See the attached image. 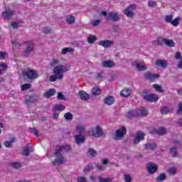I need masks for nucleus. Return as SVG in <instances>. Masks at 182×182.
<instances>
[{
  "label": "nucleus",
  "instance_id": "obj_50",
  "mask_svg": "<svg viewBox=\"0 0 182 182\" xmlns=\"http://www.w3.org/2000/svg\"><path fill=\"white\" fill-rule=\"evenodd\" d=\"M165 21H166V22H168V23H171V22L173 21V16H171V15L166 16Z\"/></svg>",
  "mask_w": 182,
  "mask_h": 182
},
{
  "label": "nucleus",
  "instance_id": "obj_29",
  "mask_svg": "<svg viewBox=\"0 0 182 182\" xmlns=\"http://www.w3.org/2000/svg\"><path fill=\"white\" fill-rule=\"evenodd\" d=\"M14 16V11L11 10H6L5 12H3V16L6 19H9L11 16Z\"/></svg>",
  "mask_w": 182,
  "mask_h": 182
},
{
  "label": "nucleus",
  "instance_id": "obj_25",
  "mask_svg": "<svg viewBox=\"0 0 182 182\" xmlns=\"http://www.w3.org/2000/svg\"><path fill=\"white\" fill-rule=\"evenodd\" d=\"M65 21L67 23H68L69 25H72L75 23V22H76V18L73 15H68L66 16Z\"/></svg>",
  "mask_w": 182,
  "mask_h": 182
},
{
  "label": "nucleus",
  "instance_id": "obj_40",
  "mask_svg": "<svg viewBox=\"0 0 182 182\" xmlns=\"http://www.w3.org/2000/svg\"><path fill=\"white\" fill-rule=\"evenodd\" d=\"M30 144H28L23 149V156H29V147Z\"/></svg>",
  "mask_w": 182,
  "mask_h": 182
},
{
  "label": "nucleus",
  "instance_id": "obj_53",
  "mask_svg": "<svg viewBox=\"0 0 182 182\" xmlns=\"http://www.w3.org/2000/svg\"><path fill=\"white\" fill-rule=\"evenodd\" d=\"M29 132L34 134V136H38V129L36 128H31Z\"/></svg>",
  "mask_w": 182,
  "mask_h": 182
},
{
  "label": "nucleus",
  "instance_id": "obj_19",
  "mask_svg": "<svg viewBox=\"0 0 182 182\" xmlns=\"http://www.w3.org/2000/svg\"><path fill=\"white\" fill-rule=\"evenodd\" d=\"M115 101L116 100L113 96H108L104 100L105 104L107 105L108 106H112V105H114Z\"/></svg>",
  "mask_w": 182,
  "mask_h": 182
},
{
  "label": "nucleus",
  "instance_id": "obj_28",
  "mask_svg": "<svg viewBox=\"0 0 182 182\" xmlns=\"http://www.w3.org/2000/svg\"><path fill=\"white\" fill-rule=\"evenodd\" d=\"M121 95L124 97H128L129 95H132V90L129 88H124V90H122Z\"/></svg>",
  "mask_w": 182,
  "mask_h": 182
},
{
  "label": "nucleus",
  "instance_id": "obj_46",
  "mask_svg": "<svg viewBox=\"0 0 182 182\" xmlns=\"http://www.w3.org/2000/svg\"><path fill=\"white\" fill-rule=\"evenodd\" d=\"M6 58H8L6 52L0 51V60L6 59Z\"/></svg>",
  "mask_w": 182,
  "mask_h": 182
},
{
  "label": "nucleus",
  "instance_id": "obj_57",
  "mask_svg": "<svg viewBox=\"0 0 182 182\" xmlns=\"http://www.w3.org/2000/svg\"><path fill=\"white\" fill-rule=\"evenodd\" d=\"M148 5H149V6L154 8V6H156V1H149L148 2Z\"/></svg>",
  "mask_w": 182,
  "mask_h": 182
},
{
  "label": "nucleus",
  "instance_id": "obj_64",
  "mask_svg": "<svg viewBox=\"0 0 182 182\" xmlns=\"http://www.w3.org/2000/svg\"><path fill=\"white\" fill-rule=\"evenodd\" d=\"M178 93L182 96V89L178 90Z\"/></svg>",
  "mask_w": 182,
  "mask_h": 182
},
{
  "label": "nucleus",
  "instance_id": "obj_23",
  "mask_svg": "<svg viewBox=\"0 0 182 182\" xmlns=\"http://www.w3.org/2000/svg\"><path fill=\"white\" fill-rule=\"evenodd\" d=\"M81 100H89L90 96L84 91H80L78 93Z\"/></svg>",
  "mask_w": 182,
  "mask_h": 182
},
{
  "label": "nucleus",
  "instance_id": "obj_34",
  "mask_svg": "<svg viewBox=\"0 0 182 182\" xmlns=\"http://www.w3.org/2000/svg\"><path fill=\"white\" fill-rule=\"evenodd\" d=\"M171 112H173V109L167 107H163L161 109L162 114H167V113H171Z\"/></svg>",
  "mask_w": 182,
  "mask_h": 182
},
{
  "label": "nucleus",
  "instance_id": "obj_36",
  "mask_svg": "<svg viewBox=\"0 0 182 182\" xmlns=\"http://www.w3.org/2000/svg\"><path fill=\"white\" fill-rule=\"evenodd\" d=\"M153 87H154V89H155V90L156 92H159V93H164V90H163L161 86H160V85H159L157 84L153 85Z\"/></svg>",
  "mask_w": 182,
  "mask_h": 182
},
{
  "label": "nucleus",
  "instance_id": "obj_17",
  "mask_svg": "<svg viewBox=\"0 0 182 182\" xmlns=\"http://www.w3.org/2000/svg\"><path fill=\"white\" fill-rule=\"evenodd\" d=\"M11 45L14 50H16V49H18V48H21L23 45V43L18 39H14L11 41Z\"/></svg>",
  "mask_w": 182,
  "mask_h": 182
},
{
  "label": "nucleus",
  "instance_id": "obj_30",
  "mask_svg": "<svg viewBox=\"0 0 182 182\" xmlns=\"http://www.w3.org/2000/svg\"><path fill=\"white\" fill-rule=\"evenodd\" d=\"M68 53H73V48H64L61 50V55H67Z\"/></svg>",
  "mask_w": 182,
  "mask_h": 182
},
{
  "label": "nucleus",
  "instance_id": "obj_10",
  "mask_svg": "<svg viewBox=\"0 0 182 182\" xmlns=\"http://www.w3.org/2000/svg\"><path fill=\"white\" fill-rule=\"evenodd\" d=\"M109 21H112V22H117L120 19V14L117 11H112L107 16Z\"/></svg>",
  "mask_w": 182,
  "mask_h": 182
},
{
  "label": "nucleus",
  "instance_id": "obj_22",
  "mask_svg": "<svg viewBox=\"0 0 182 182\" xmlns=\"http://www.w3.org/2000/svg\"><path fill=\"white\" fill-rule=\"evenodd\" d=\"M102 66L104 68H114V62L113 60L102 61Z\"/></svg>",
  "mask_w": 182,
  "mask_h": 182
},
{
  "label": "nucleus",
  "instance_id": "obj_45",
  "mask_svg": "<svg viewBox=\"0 0 182 182\" xmlns=\"http://www.w3.org/2000/svg\"><path fill=\"white\" fill-rule=\"evenodd\" d=\"M179 22H180V18L176 17L175 19L172 20L171 23L173 25V26H178Z\"/></svg>",
  "mask_w": 182,
  "mask_h": 182
},
{
  "label": "nucleus",
  "instance_id": "obj_24",
  "mask_svg": "<svg viewBox=\"0 0 182 182\" xmlns=\"http://www.w3.org/2000/svg\"><path fill=\"white\" fill-rule=\"evenodd\" d=\"M146 79H149L150 80H155V79H159V75L157 74H151L150 73H146L145 74Z\"/></svg>",
  "mask_w": 182,
  "mask_h": 182
},
{
  "label": "nucleus",
  "instance_id": "obj_32",
  "mask_svg": "<svg viewBox=\"0 0 182 182\" xmlns=\"http://www.w3.org/2000/svg\"><path fill=\"white\" fill-rule=\"evenodd\" d=\"M96 167V164H91L85 167L83 171L84 173H87V171H92Z\"/></svg>",
  "mask_w": 182,
  "mask_h": 182
},
{
  "label": "nucleus",
  "instance_id": "obj_58",
  "mask_svg": "<svg viewBox=\"0 0 182 182\" xmlns=\"http://www.w3.org/2000/svg\"><path fill=\"white\" fill-rule=\"evenodd\" d=\"M77 182H86L87 181V180L86 179V178L83 177V176H81V177H79L77 179Z\"/></svg>",
  "mask_w": 182,
  "mask_h": 182
},
{
  "label": "nucleus",
  "instance_id": "obj_20",
  "mask_svg": "<svg viewBox=\"0 0 182 182\" xmlns=\"http://www.w3.org/2000/svg\"><path fill=\"white\" fill-rule=\"evenodd\" d=\"M75 130L79 133L80 134H82V133H85V130H86V127L83 124H77L75 126Z\"/></svg>",
  "mask_w": 182,
  "mask_h": 182
},
{
  "label": "nucleus",
  "instance_id": "obj_54",
  "mask_svg": "<svg viewBox=\"0 0 182 182\" xmlns=\"http://www.w3.org/2000/svg\"><path fill=\"white\" fill-rule=\"evenodd\" d=\"M100 182H112L111 178H100Z\"/></svg>",
  "mask_w": 182,
  "mask_h": 182
},
{
  "label": "nucleus",
  "instance_id": "obj_16",
  "mask_svg": "<svg viewBox=\"0 0 182 182\" xmlns=\"http://www.w3.org/2000/svg\"><path fill=\"white\" fill-rule=\"evenodd\" d=\"M167 41V38H163L161 37L158 38L156 40L152 42V44L154 45L155 46H163L166 45V43Z\"/></svg>",
  "mask_w": 182,
  "mask_h": 182
},
{
  "label": "nucleus",
  "instance_id": "obj_48",
  "mask_svg": "<svg viewBox=\"0 0 182 182\" xmlns=\"http://www.w3.org/2000/svg\"><path fill=\"white\" fill-rule=\"evenodd\" d=\"M124 180L125 182H132V176L129 174H125L124 176Z\"/></svg>",
  "mask_w": 182,
  "mask_h": 182
},
{
  "label": "nucleus",
  "instance_id": "obj_52",
  "mask_svg": "<svg viewBox=\"0 0 182 182\" xmlns=\"http://www.w3.org/2000/svg\"><path fill=\"white\" fill-rule=\"evenodd\" d=\"M8 69V65L5 63L0 64V70H6Z\"/></svg>",
  "mask_w": 182,
  "mask_h": 182
},
{
  "label": "nucleus",
  "instance_id": "obj_62",
  "mask_svg": "<svg viewBox=\"0 0 182 182\" xmlns=\"http://www.w3.org/2000/svg\"><path fill=\"white\" fill-rule=\"evenodd\" d=\"M18 23H11V28H14V29H16V28H18Z\"/></svg>",
  "mask_w": 182,
  "mask_h": 182
},
{
  "label": "nucleus",
  "instance_id": "obj_60",
  "mask_svg": "<svg viewBox=\"0 0 182 182\" xmlns=\"http://www.w3.org/2000/svg\"><path fill=\"white\" fill-rule=\"evenodd\" d=\"M58 98L60 100H63V99H65V96L63 95V94H62V92H59Z\"/></svg>",
  "mask_w": 182,
  "mask_h": 182
},
{
  "label": "nucleus",
  "instance_id": "obj_44",
  "mask_svg": "<svg viewBox=\"0 0 182 182\" xmlns=\"http://www.w3.org/2000/svg\"><path fill=\"white\" fill-rule=\"evenodd\" d=\"M167 176L165 173H160L156 178L157 181H163V180H166Z\"/></svg>",
  "mask_w": 182,
  "mask_h": 182
},
{
  "label": "nucleus",
  "instance_id": "obj_15",
  "mask_svg": "<svg viewBox=\"0 0 182 182\" xmlns=\"http://www.w3.org/2000/svg\"><path fill=\"white\" fill-rule=\"evenodd\" d=\"M144 133L141 132H138L135 136V138L134 139V143L135 144H138V143H140L141 140H144Z\"/></svg>",
  "mask_w": 182,
  "mask_h": 182
},
{
  "label": "nucleus",
  "instance_id": "obj_7",
  "mask_svg": "<svg viewBox=\"0 0 182 182\" xmlns=\"http://www.w3.org/2000/svg\"><path fill=\"white\" fill-rule=\"evenodd\" d=\"M147 109L142 108L140 111H129L127 114V117H133V116H147Z\"/></svg>",
  "mask_w": 182,
  "mask_h": 182
},
{
  "label": "nucleus",
  "instance_id": "obj_38",
  "mask_svg": "<svg viewBox=\"0 0 182 182\" xmlns=\"http://www.w3.org/2000/svg\"><path fill=\"white\" fill-rule=\"evenodd\" d=\"M31 87H32V85L29 83L23 84L21 86V89L23 92L28 90V89H31Z\"/></svg>",
  "mask_w": 182,
  "mask_h": 182
},
{
  "label": "nucleus",
  "instance_id": "obj_55",
  "mask_svg": "<svg viewBox=\"0 0 182 182\" xmlns=\"http://www.w3.org/2000/svg\"><path fill=\"white\" fill-rule=\"evenodd\" d=\"M88 154H90V156H96V154H97V153L96 152V151L93 149H90L88 151Z\"/></svg>",
  "mask_w": 182,
  "mask_h": 182
},
{
  "label": "nucleus",
  "instance_id": "obj_31",
  "mask_svg": "<svg viewBox=\"0 0 182 182\" xmlns=\"http://www.w3.org/2000/svg\"><path fill=\"white\" fill-rule=\"evenodd\" d=\"M65 109V107L60 104H57L53 107V110H57L58 112H63Z\"/></svg>",
  "mask_w": 182,
  "mask_h": 182
},
{
  "label": "nucleus",
  "instance_id": "obj_14",
  "mask_svg": "<svg viewBox=\"0 0 182 182\" xmlns=\"http://www.w3.org/2000/svg\"><path fill=\"white\" fill-rule=\"evenodd\" d=\"M38 99H39L38 95H27L26 97V103H27V105H29V103H35V102H38Z\"/></svg>",
  "mask_w": 182,
  "mask_h": 182
},
{
  "label": "nucleus",
  "instance_id": "obj_33",
  "mask_svg": "<svg viewBox=\"0 0 182 182\" xmlns=\"http://www.w3.org/2000/svg\"><path fill=\"white\" fill-rule=\"evenodd\" d=\"M92 93L94 95V96H99V95L102 93V90L97 87H95L92 88Z\"/></svg>",
  "mask_w": 182,
  "mask_h": 182
},
{
  "label": "nucleus",
  "instance_id": "obj_63",
  "mask_svg": "<svg viewBox=\"0 0 182 182\" xmlns=\"http://www.w3.org/2000/svg\"><path fill=\"white\" fill-rule=\"evenodd\" d=\"M19 182H32V181L24 179V180L20 181Z\"/></svg>",
  "mask_w": 182,
  "mask_h": 182
},
{
  "label": "nucleus",
  "instance_id": "obj_9",
  "mask_svg": "<svg viewBox=\"0 0 182 182\" xmlns=\"http://www.w3.org/2000/svg\"><path fill=\"white\" fill-rule=\"evenodd\" d=\"M26 49L24 51V56H29L31 55V52L33 50V48H35V44L33 41H27L26 42Z\"/></svg>",
  "mask_w": 182,
  "mask_h": 182
},
{
  "label": "nucleus",
  "instance_id": "obj_42",
  "mask_svg": "<svg viewBox=\"0 0 182 182\" xmlns=\"http://www.w3.org/2000/svg\"><path fill=\"white\" fill-rule=\"evenodd\" d=\"M145 147H146V149H151V150H154V149H156V147H157V146L156 145L155 143H152V144H145Z\"/></svg>",
  "mask_w": 182,
  "mask_h": 182
},
{
  "label": "nucleus",
  "instance_id": "obj_5",
  "mask_svg": "<svg viewBox=\"0 0 182 182\" xmlns=\"http://www.w3.org/2000/svg\"><path fill=\"white\" fill-rule=\"evenodd\" d=\"M23 75L27 76L30 80H35L39 77V74L36 70L28 69L23 72Z\"/></svg>",
  "mask_w": 182,
  "mask_h": 182
},
{
  "label": "nucleus",
  "instance_id": "obj_2",
  "mask_svg": "<svg viewBox=\"0 0 182 182\" xmlns=\"http://www.w3.org/2000/svg\"><path fill=\"white\" fill-rule=\"evenodd\" d=\"M71 149L72 148H70V146L67 144L60 146V148L55 152V161H53V164L54 166H56V164H63L65 158L63 157L62 153L63 151H70Z\"/></svg>",
  "mask_w": 182,
  "mask_h": 182
},
{
  "label": "nucleus",
  "instance_id": "obj_1",
  "mask_svg": "<svg viewBox=\"0 0 182 182\" xmlns=\"http://www.w3.org/2000/svg\"><path fill=\"white\" fill-rule=\"evenodd\" d=\"M50 65L55 67L53 69L54 75L50 77V82H56L58 79L62 80L64 73L70 70V66L61 63L60 59L53 58L50 62Z\"/></svg>",
  "mask_w": 182,
  "mask_h": 182
},
{
  "label": "nucleus",
  "instance_id": "obj_11",
  "mask_svg": "<svg viewBox=\"0 0 182 182\" xmlns=\"http://www.w3.org/2000/svg\"><path fill=\"white\" fill-rule=\"evenodd\" d=\"M134 9H136V6L133 4L130 5L124 11V14H125V15L129 18H133V16H134V13H133Z\"/></svg>",
  "mask_w": 182,
  "mask_h": 182
},
{
  "label": "nucleus",
  "instance_id": "obj_4",
  "mask_svg": "<svg viewBox=\"0 0 182 182\" xmlns=\"http://www.w3.org/2000/svg\"><path fill=\"white\" fill-rule=\"evenodd\" d=\"M150 91L146 90L142 92L143 97L145 100L148 102H157L159 100V95L156 94H149L147 95L146 93H149Z\"/></svg>",
  "mask_w": 182,
  "mask_h": 182
},
{
  "label": "nucleus",
  "instance_id": "obj_6",
  "mask_svg": "<svg viewBox=\"0 0 182 182\" xmlns=\"http://www.w3.org/2000/svg\"><path fill=\"white\" fill-rule=\"evenodd\" d=\"M132 65L137 70L143 71L147 69V65L143 60H136L132 63Z\"/></svg>",
  "mask_w": 182,
  "mask_h": 182
},
{
  "label": "nucleus",
  "instance_id": "obj_41",
  "mask_svg": "<svg viewBox=\"0 0 182 182\" xmlns=\"http://www.w3.org/2000/svg\"><path fill=\"white\" fill-rule=\"evenodd\" d=\"M96 41H97V38H96V36H90L87 38L88 43H95V42H96Z\"/></svg>",
  "mask_w": 182,
  "mask_h": 182
},
{
  "label": "nucleus",
  "instance_id": "obj_56",
  "mask_svg": "<svg viewBox=\"0 0 182 182\" xmlns=\"http://www.w3.org/2000/svg\"><path fill=\"white\" fill-rule=\"evenodd\" d=\"M168 171L169 174H176V173H177V171L175 168H170Z\"/></svg>",
  "mask_w": 182,
  "mask_h": 182
},
{
  "label": "nucleus",
  "instance_id": "obj_35",
  "mask_svg": "<svg viewBox=\"0 0 182 182\" xmlns=\"http://www.w3.org/2000/svg\"><path fill=\"white\" fill-rule=\"evenodd\" d=\"M42 32H43V33H45L46 35H49V34L52 33V28H50L49 26H46V27L43 28Z\"/></svg>",
  "mask_w": 182,
  "mask_h": 182
},
{
  "label": "nucleus",
  "instance_id": "obj_59",
  "mask_svg": "<svg viewBox=\"0 0 182 182\" xmlns=\"http://www.w3.org/2000/svg\"><path fill=\"white\" fill-rule=\"evenodd\" d=\"M98 25H100V20H95V21H93V26H97Z\"/></svg>",
  "mask_w": 182,
  "mask_h": 182
},
{
  "label": "nucleus",
  "instance_id": "obj_43",
  "mask_svg": "<svg viewBox=\"0 0 182 182\" xmlns=\"http://www.w3.org/2000/svg\"><path fill=\"white\" fill-rule=\"evenodd\" d=\"M11 166L14 168H20V167H21L22 164H21V162H12L11 164Z\"/></svg>",
  "mask_w": 182,
  "mask_h": 182
},
{
  "label": "nucleus",
  "instance_id": "obj_18",
  "mask_svg": "<svg viewBox=\"0 0 182 182\" xmlns=\"http://www.w3.org/2000/svg\"><path fill=\"white\" fill-rule=\"evenodd\" d=\"M75 143L80 145L85 143V141L86 140V137L80 134L75 136Z\"/></svg>",
  "mask_w": 182,
  "mask_h": 182
},
{
  "label": "nucleus",
  "instance_id": "obj_51",
  "mask_svg": "<svg viewBox=\"0 0 182 182\" xmlns=\"http://www.w3.org/2000/svg\"><path fill=\"white\" fill-rule=\"evenodd\" d=\"M14 143V141H4V146L5 147H12V144Z\"/></svg>",
  "mask_w": 182,
  "mask_h": 182
},
{
  "label": "nucleus",
  "instance_id": "obj_49",
  "mask_svg": "<svg viewBox=\"0 0 182 182\" xmlns=\"http://www.w3.org/2000/svg\"><path fill=\"white\" fill-rule=\"evenodd\" d=\"M171 153L173 157H177V149L176 148H171Z\"/></svg>",
  "mask_w": 182,
  "mask_h": 182
},
{
  "label": "nucleus",
  "instance_id": "obj_61",
  "mask_svg": "<svg viewBox=\"0 0 182 182\" xmlns=\"http://www.w3.org/2000/svg\"><path fill=\"white\" fill-rule=\"evenodd\" d=\"M178 114H180V113H182V103H180V104L178 105Z\"/></svg>",
  "mask_w": 182,
  "mask_h": 182
},
{
  "label": "nucleus",
  "instance_id": "obj_26",
  "mask_svg": "<svg viewBox=\"0 0 182 182\" xmlns=\"http://www.w3.org/2000/svg\"><path fill=\"white\" fill-rule=\"evenodd\" d=\"M175 58L177 60H178V59H179V62H178L177 66L179 69H182V56H181V53L180 52L176 53Z\"/></svg>",
  "mask_w": 182,
  "mask_h": 182
},
{
  "label": "nucleus",
  "instance_id": "obj_13",
  "mask_svg": "<svg viewBox=\"0 0 182 182\" xmlns=\"http://www.w3.org/2000/svg\"><path fill=\"white\" fill-rule=\"evenodd\" d=\"M146 168L149 173H150L151 174H154V173H156V171H157V170L159 169V166H157V164L153 163L148 164Z\"/></svg>",
  "mask_w": 182,
  "mask_h": 182
},
{
  "label": "nucleus",
  "instance_id": "obj_21",
  "mask_svg": "<svg viewBox=\"0 0 182 182\" xmlns=\"http://www.w3.org/2000/svg\"><path fill=\"white\" fill-rule=\"evenodd\" d=\"M156 65L159 68H163V69H166V68H167V61L164 60H157L156 61Z\"/></svg>",
  "mask_w": 182,
  "mask_h": 182
},
{
  "label": "nucleus",
  "instance_id": "obj_39",
  "mask_svg": "<svg viewBox=\"0 0 182 182\" xmlns=\"http://www.w3.org/2000/svg\"><path fill=\"white\" fill-rule=\"evenodd\" d=\"M65 120L70 121L73 119V114L70 112H67L64 114Z\"/></svg>",
  "mask_w": 182,
  "mask_h": 182
},
{
  "label": "nucleus",
  "instance_id": "obj_27",
  "mask_svg": "<svg viewBox=\"0 0 182 182\" xmlns=\"http://www.w3.org/2000/svg\"><path fill=\"white\" fill-rule=\"evenodd\" d=\"M56 93V90L55 89L51 88L48 91L46 92L43 95L44 97H51V96H53Z\"/></svg>",
  "mask_w": 182,
  "mask_h": 182
},
{
  "label": "nucleus",
  "instance_id": "obj_3",
  "mask_svg": "<svg viewBox=\"0 0 182 182\" xmlns=\"http://www.w3.org/2000/svg\"><path fill=\"white\" fill-rule=\"evenodd\" d=\"M90 136H93L94 137H102L105 136V132L100 125H96L95 127L90 129L88 132Z\"/></svg>",
  "mask_w": 182,
  "mask_h": 182
},
{
  "label": "nucleus",
  "instance_id": "obj_47",
  "mask_svg": "<svg viewBox=\"0 0 182 182\" xmlns=\"http://www.w3.org/2000/svg\"><path fill=\"white\" fill-rule=\"evenodd\" d=\"M156 134H166V129L161 127L159 129L156 131Z\"/></svg>",
  "mask_w": 182,
  "mask_h": 182
},
{
  "label": "nucleus",
  "instance_id": "obj_12",
  "mask_svg": "<svg viewBox=\"0 0 182 182\" xmlns=\"http://www.w3.org/2000/svg\"><path fill=\"white\" fill-rule=\"evenodd\" d=\"M99 45L100 46H102V48H110V46H113L114 45V41L111 40H102L99 43Z\"/></svg>",
  "mask_w": 182,
  "mask_h": 182
},
{
  "label": "nucleus",
  "instance_id": "obj_37",
  "mask_svg": "<svg viewBox=\"0 0 182 182\" xmlns=\"http://www.w3.org/2000/svg\"><path fill=\"white\" fill-rule=\"evenodd\" d=\"M165 45L169 48H174V46H176V43H174L173 40L166 39V43Z\"/></svg>",
  "mask_w": 182,
  "mask_h": 182
},
{
  "label": "nucleus",
  "instance_id": "obj_8",
  "mask_svg": "<svg viewBox=\"0 0 182 182\" xmlns=\"http://www.w3.org/2000/svg\"><path fill=\"white\" fill-rule=\"evenodd\" d=\"M127 132V131L124 127H122L120 129H117L116 132V135L114 136V139L120 140V139L124 137V134H126Z\"/></svg>",
  "mask_w": 182,
  "mask_h": 182
}]
</instances>
